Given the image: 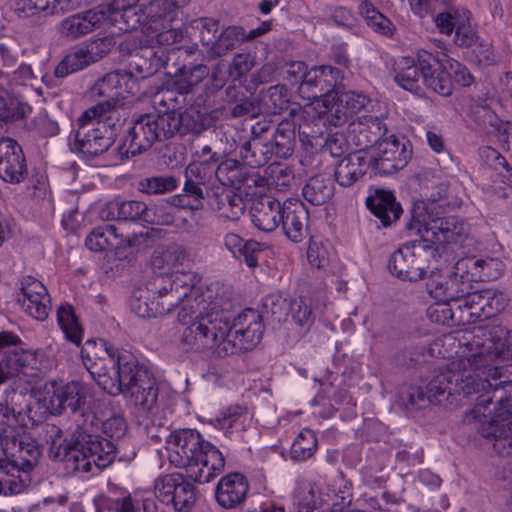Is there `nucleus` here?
Listing matches in <instances>:
<instances>
[{"label":"nucleus","mask_w":512,"mask_h":512,"mask_svg":"<svg viewBox=\"0 0 512 512\" xmlns=\"http://www.w3.org/2000/svg\"><path fill=\"white\" fill-rule=\"evenodd\" d=\"M83 364L97 384L112 396L123 394L143 412L153 413L158 386L150 368L130 351L119 350L100 339L82 347Z\"/></svg>","instance_id":"nucleus-1"},{"label":"nucleus","mask_w":512,"mask_h":512,"mask_svg":"<svg viewBox=\"0 0 512 512\" xmlns=\"http://www.w3.org/2000/svg\"><path fill=\"white\" fill-rule=\"evenodd\" d=\"M224 310L200 314L182 333L181 341L191 350L213 351L226 357L256 347L263 336L264 324L258 311L248 308L230 323Z\"/></svg>","instance_id":"nucleus-2"},{"label":"nucleus","mask_w":512,"mask_h":512,"mask_svg":"<svg viewBox=\"0 0 512 512\" xmlns=\"http://www.w3.org/2000/svg\"><path fill=\"white\" fill-rule=\"evenodd\" d=\"M408 230H416L419 239L403 244L389 259L390 272L407 281L426 276L431 265L439 263L444 243H460L468 235L467 224L456 216L436 217L422 223L413 220Z\"/></svg>","instance_id":"nucleus-3"},{"label":"nucleus","mask_w":512,"mask_h":512,"mask_svg":"<svg viewBox=\"0 0 512 512\" xmlns=\"http://www.w3.org/2000/svg\"><path fill=\"white\" fill-rule=\"evenodd\" d=\"M483 371L482 393L466 418L479 422L478 433L492 444L497 454L509 456L512 455V363Z\"/></svg>","instance_id":"nucleus-4"},{"label":"nucleus","mask_w":512,"mask_h":512,"mask_svg":"<svg viewBox=\"0 0 512 512\" xmlns=\"http://www.w3.org/2000/svg\"><path fill=\"white\" fill-rule=\"evenodd\" d=\"M146 432L155 441L166 439L173 449L169 455L171 463L184 468L186 476L194 482L208 483L224 470L222 453L195 429H178L169 433L166 427L146 425Z\"/></svg>","instance_id":"nucleus-5"},{"label":"nucleus","mask_w":512,"mask_h":512,"mask_svg":"<svg viewBox=\"0 0 512 512\" xmlns=\"http://www.w3.org/2000/svg\"><path fill=\"white\" fill-rule=\"evenodd\" d=\"M206 129L207 120L196 109L143 114L133 121L118 153L121 159H128L148 151L156 142L187 133L199 135Z\"/></svg>","instance_id":"nucleus-6"},{"label":"nucleus","mask_w":512,"mask_h":512,"mask_svg":"<svg viewBox=\"0 0 512 512\" xmlns=\"http://www.w3.org/2000/svg\"><path fill=\"white\" fill-rule=\"evenodd\" d=\"M194 285V277L190 273L177 271L159 275L149 287L133 292L131 310L141 318L163 316L191 297Z\"/></svg>","instance_id":"nucleus-7"},{"label":"nucleus","mask_w":512,"mask_h":512,"mask_svg":"<svg viewBox=\"0 0 512 512\" xmlns=\"http://www.w3.org/2000/svg\"><path fill=\"white\" fill-rule=\"evenodd\" d=\"M484 381L474 369L468 357H458L447 365L445 371L436 375L426 386V392L418 389L410 394V402L419 404L425 398L430 403L441 404L447 400L454 402L455 396L468 398L473 394H481Z\"/></svg>","instance_id":"nucleus-8"},{"label":"nucleus","mask_w":512,"mask_h":512,"mask_svg":"<svg viewBox=\"0 0 512 512\" xmlns=\"http://www.w3.org/2000/svg\"><path fill=\"white\" fill-rule=\"evenodd\" d=\"M442 67L440 58L427 50H419L416 60L408 57L400 60L395 81L412 93H421L424 85L439 95L450 96L452 82Z\"/></svg>","instance_id":"nucleus-9"},{"label":"nucleus","mask_w":512,"mask_h":512,"mask_svg":"<svg viewBox=\"0 0 512 512\" xmlns=\"http://www.w3.org/2000/svg\"><path fill=\"white\" fill-rule=\"evenodd\" d=\"M125 77L124 73L116 70L99 78L89 91L90 97L99 102L85 110L82 119L109 118L119 121L116 115H119L121 100L126 97V94H135L132 85L127 83Z\"/></svg>","instance_id":"nucleus-10"},{"label":"nucleus","mask_w":512,"mask_h":512,"mask_svg":"<svg viewBox=\"0 0 512 512\" xmlns=\"http://www.w3.org/2000/svg\"><path fill=\"white\" fill-rule=\"evenodd\" d=\"M114 119L96 118L78 119V129L71 144L73 152H79L86 158H95L114 144L118 133V125Z\"/></svg>","instance_id":"nucleus-11"},{"label":"nucleus","mask_w":512,"mask_h":512,"mask_svg":"<svg viewBox=\"0 0 512 512\" xmlns=\"http://www.w3.org/2000/svg\"><path fill=\"white\" fill-rule=\"evenodd\" d=\"M190 0H154L149 1L148 14L149 27L153 28L154 39L159 45H172L183 38L180 17L181 9L188 5Z\"/></svg>","instance_id":"nucleus-12"},{"label":"nucleus","mask_w":512,"mask_h":512,"mask_svg":"<svg viewBox=\"0 0 512 512\" xmlns=\"http://www.w3.org/2000/svg\"><path fill=\"white\" fill-rule=\"evenodd\" d=\"M20 341L12 332H0V351L7 348L0 361V385L15 376L33 379L42 374L36 352L16 347Z\"/></svg>","instance_id":"nucleus-13"},{"label":"nucleus","mask_w":512,"mask_h":512,"mask_svg":"<svg viewBox=\"0 0 512 512\" xmlns=\"http://www.w3.org/2000/svg\"><path fill=\"white\" fill-rule=\"evenodd\" d=\"M140 0H111L107 6H98L104 14V22L118 28L119 31L129 32L142 27V31L154 38L153 28L149 27V1L138 5Z\"/></svg>","instance_id":"nucleus-14"},{"label":"nucleus","mask_w":512,"mask_h":512,"mask_svg":"<svg viewBox=\"0 0 512 512\" xmlns=\"http://www.w3.org/2000/svg\"><path fill=\"white\" fill-rule=\"evenodd\" d=\"M88 444L86 431L77 430L69 439L61 443L54 440L48 454L52 460L63 464L68 475L76 472L88 473L92 471L91 450Z\"/></svg>","instance_id":"nucleus-15"},{"label":"nucleus","mask_w":512,"mask_h":512,"mask_svg":"<svg viewBox=\"0 0 512 512\" xmlns=\"http://www.w3.org/2000/svg\"><path fill=\"white\" fill-rule=\"evenodd\" d=\"M156 498L176 512H191L197 502L196 487L180 473L160 476L154 485Z\"/></svg>","instance_id":"nucleus-16"},{"label":"nucleus","mask_w":512,"mask_h":512,"mask_svg":"<svg viewBox=\"0 0 512 512\" xmlns=\"http://www.w3.org/2000/svg\"><path fill=\"white\" fill-rule=\"evenodd\" d=\"M340 69L321 65L314 66L308 70V75L304 78V83L298 86L299 95L303 99H317V107H328V101L334 99L333 91L342 79Z\"/></svg>","instance_id":"nucleus-17"},{"label":"nucleus","mask_w":512,"mask_h":512,"mask_svg":"<svg viewBox=\"0 0 512 512\" xmlns=\"http://www.w3.org/2000/svg\"><path fill=\"white\" fill-rule=\"evenodd\" d=\"M412 151L406 142H400L396 136L385 137L373 148L369 159L375 175H389L403 169L410 160Z\"/></svg>","instance_id":"nucleus-18"},{"label":"nucleus","mask_w":512,"mask_h":512,"mask_svg":"<svg viewBox=\"0 0 512 512\" xmlns=\"http://www.w3.org/2000/svg\"><path fill=\"white\" fill-rule=\"evenodd\" d=\"M114 46L112 37H103L92 41L85 47H81L66 55L55 68V76L58 78L80 71L92 63L106 56Z\"/></svg>","instance_id":"nucleus-19"},{"label":"nucleus","mask_w":512,"mask_h":512,"mask_svg":"<svg viewBox=\"0 0 512 512\" xmlns=\"http://www.w3.org/2000/svg\"><path fill=\"white\" fill-rule=\"evenodd\" d=\"M16 300L25 313L39 321L45 320L51 310L47 288L30 275L20 278Z\"/></svg>","instance_id":"nucleus-20"},{"label":"nucleus","mask_w":512,"mask_h":512,"mask_svg":"<svg viewBox=\"0 0 512 512\" xmlns=\"http://www.w3.org/2000/svg\"><path fill=\"white\" fill-rule=\"evenodd\" d=\"M89 389L80 382H69L56 390L50 398L51 410L54 415L70 414L83 418L89 411Z\"/></svg>","instance_id":"nucleus-21"},{"label":"nucleus","mask_w":512,"mask_h":512,"mask_svg":"<svg viewBox=\"0 0 512 512\" xmlns=\"http://www.w3.org/2000/svg\"><path fill=\"white\" fill-rule=\"evenodd\" d=\"M215 22L206 23L201 30V43L204 47V55L208 60H215L226 55L235 49L236 45L244 38L241 28L236 26L227 27L218 35Z\"/></svg>","instance_id":"nucleus-22"},{"label":"nucleus","mask_w":512,"mask_h":512,"mask_svg":"<svg viewBox=\"0 0 512 512\" xmlns=\"http://www.w3.org/2000/svg\"><path fill=\"white\" fill-rule=\"evenodd\" d=\"M100 216L104 220L144 221L160 224H170L174 220V217L169 212L163 213L161 216L156 214L157 219L151 218L150 209L147 204L136 200L112 201L102 209Z\"/></svg>","instance_id":"nucleus-23"},{"label":"nucleus","mask_w":512,"mask_h":512,"mask_svg":"<svg viewBox=\"0 0 512 512\" xmlns=\"http://www.w3.org/2000/svg\"><path fill=\"white\" fill-rule=\"evenodd\" d=\"M468 358L479 376H483V370L490 372L491 367L497 366V359L512 358V331H504L496 339L487 340Z\"/></svg>","instance_id":"nucleus-24"},{"label":"nucleus","mask_w":512,"mask_h":512,"mask_svg":"<svg viewBox=\"0 0 512 512\" xmlns=\"http://www.w3.org/2000/svg\"><path fill=\"white\" fill-rule=\"evenodd\" d=\"M507 301L508 299L503 292L484 289L468 295L464 299V309L470 319L481 321L492 318L503 311Z\"/></svg>","instance_id":"nucleus-25"},{"label":"nucleus","mask_w":512,"mask_h":512,"mask_svg":"<svg viewBox=\"0 0 512 512\" xmlns=\"http://www.w3.org/2000/svg\"><path fill=\"white\" fill-rule=\"evenodd\" d=\"M28 174L25 156L21 146L9 137L0 138V178L17 184Z\"/></svg>","instance_id":"nucleus-26"},{"label":"nucleus","mask_w":512,"mask_h":512,"mask_svg":"<svg viewBox=\"0 0 512 512\" xmlns=\"http://www.w3.org/2000/svg\"><path fill=\"white\" fill-rule=\"evenodd\" d=\"M103 23L104 14L95 7L64 18L57 29L62 37L75 40L99 29Z\"/></svg>","instance_id":"nucleus-27"},{"label":"nucleus","mask_w":512,"mask_h":512,"mask_svg":"<svg viewBox=\"0 0 512 512\" xmlns=\"http://www.w3.org/2000/svg\"><path fill=\"white\" fill-rule=\"evenodd\" d=\"M206 198L212 210L232 221L239 220L246 209L241 195L222 186H212L207 189Z\"/></svg>","instance_id":"nucleus-28"},{"label":"nucleus","mask_w":512,"mask_h":512,"mask_svg":"<svg viewBox=\"0 0 512 512\" xmlns=\"http://www.w3.org/2000/svg\"><path fill=\"white\" fill-rule=\"evenodd\" d=\"M214 175L222 187L233 186L238 189L252 184L255 187L262 186L264 184V178L258 173L251 172L247 167L241 164L235 159H227L221 162Z\"/></svg>","instance_id":"nucleus-29"},{"label":"nucleus","mask_w":512,"mask_h":512,"mask_svg":"<svg viewBox=\"0 0 512 512\" xmlns=\"http://www.w3.org/2000/svg\"><path fill=\"white\" fill-rule=\"evenodd\" d=\"M249 492L247 478L240 473H230L221 478L215 490L217 503L225 509L240 506Z\"/></svg>","instance_id":"nucleus-30"},{"label":"nucleus","mask_w":512,"mask_h":512,"mask_svg":"<svg viewBox=\"0 0 512 512\" xmlns=\"http://www.w3.org/2000/svg\"><path fill=\"white\" fill-rule=\"evenodd\" d=\"M282 205L271 196H263L254 201L250 209L251 221L256 228L264 232L274 231L280 224Z\"/></svg>","instance_id":"nucleus-31"},{"label":"nucleus","mask_w":512,"mask_h":512,"mask_svg":"<svg viewBox=\"0 0 512 512\" xmlns=\"http://www.w3.org/2000/svg\"><path fill=\"white\" fill-rule=\"evenodd\" d=\"M280 224L292 242H301L308 233L309 212L302 202H285Z\"/></svg>","instance_id":"nucleus-32"},{"label":"nucleus","mask_w":512,"mask_h":512,"mask_svg":"<svg viewBox=\"0 0 512 512\" xmlns=\"http://www.w3.org/2000/svg\"><path fill=\"white\" fill-rule=\"evenodd\" d=\"M428 273H430V276L426 283L427 291L433 298L440 302L428 310L429 316L433 321L444 324L449 317L452 318V314L451 309L446 305V297L438 295V292H446L449 275L448 272L445 276L442 275L438 263L432 264Z\"/></svg>","instance_id":"nucleus-33"},{"label":"nucleus","mask_w":512,"mask_h":512,"mask_svg":"<svg viewBox=\"0 0 512 512\" xmlns=\"http://www.w3.org/2000/svg\"><path fill=\"white\" fill-rule=\"evenodd\" d=\"M366 206L380 220L383 227H389L402 214L401 205L396 202L393 193L383 189H377L374 194L367 197Z\"/></svg>","instance_id":"nucleus-34"},{"label":"nucleus","mask_w":512,"mask_h":512,"mask_svg":"<svg viewBox=\"0 0 512 512\" xmlns=\"http://www.w3.org/2000/svg\"><path fill=\"white\" fill-rule=\"evenodd\" d=\"M86 0H16L14 10L19 17H31L41 12L52 15L79 7Z\"/></svg>","instance_id":"nucleus-35"},{"label":"nucleus","mask_w":512,"mask_h":512,"mask_svg":"<svg viewBox=\"0 0 512 512\" xmlns=\"http://www.w3.org/2000/svg\"><path fill=\"white\" fill-rule=\"evenodd\" d=\"M371 168L370 161L361 152L350 153L335 167L334 177L342 187H350L361 179Z\"/></svg>","instance_id":"nucleus-36"},{"label":"nucleus","mask_w":512,"mask_h":512,"mask_svg":"<svg viewBox=\"0 0 512 512\" xmlns=\"http://www.w3.org/2000/svg\"><path fill=\"white\" fill-rule=\"evenodd\" d=\"M157 70V60L151 49H135L130 54L127 69L120 71L126 75L127 83L133 86L134 82L153 76Z\"/></svg>","instance_id":"nucleus-37"},{"label":"nucleus","mask_w":512,"mask_h":512,"mask_svg":"<svg viewBox=\"0 0 512 512\" xmlns=\"http://www.w3.org/2000/svg\"><path fill=\"white\" fill-rule=\"evenodd\" d=\"M386 132L387 128L379 117L363 116L358 124H354V142L360 150L374 148L382 142Z\"/></svg>","instance_id":"nucleus-38"},{"label":"nucleus","mask_w":512,"mask_h":512,"mask_svg":"<svg viewBox=\"0 0 512 512\" xmlns=\"http://www.w3.org/2000/svg\"><path fill=\"white\" fill-rule=\"evenodd\" d=\"M8 398L15 414L13 426L30 428L41 422V418L35 410L37 403L27 391L12 390L8 393Z\"/></svg>","instance_id":"nucleus-39"},{"label":"nucleus","mask_w":512,"mask_h":512,"mask_svg":"<svg viewBox=\"0 0 512 512\" xmlns=\"http://www.w3.org/2000/svg\"><path fill=\"white\" fill-rule=\"evenodd\" d=\"M224 247L237 259H243L248 267L258 265V254L262 252V245L257 241H245L235 233H227L223 238Z\"/></svg>","instance_id":"nucleus-40"},{"label":"nucleus","mask_w":512,"mask_h":512,"mask_svg":"<svg viewBox=\"0 0 512 512\" xmlns=\"http://www.w3.org/2000/svg\"><path fill=\"white\" fill-rule=\"evenodd\" d=\"M30 483L29 474L21 472L8 460H0V494H19L29 487Z\"/></svg>","instance_id":"nucleus-41"},{"label":"nucleus","mask_w":512,"mask_h":512,"mask_svg":"<svg viewBox=\"0 0 512 512\" xmlns=\"http://www.w3.org/2000/svg\"><path fill=\"white\" fill-rule=\"evenodd\" d=\"M296 123L294 120L283 119L271 136V146L275 155L281 159L289 158L296 144Z\"/></svg>","instance_id":"nucleus-42"},{"label":"nucleus","mask_w":512,"mask_h":512,"mask_svg":"<svg viewBox=\"0 0 512 512\" xmlns=\"http://www.w3.org/2000/svg\"><path fill=\"white\" fill-rule=\"evenodd\" d=\"M302 195L312 205H323L334 195L333 180L323 174L312 176L302 188Z\"/></svg>","instance_id":"nucleus-43"},{"label":"nucleus","mask_w":512,"mask_h":512,"mask_svg":"<svg viewBox=\"0 0 512 512\" xmlns=\"http://www.w3.org/2000/svg\"><path fill=\"white\" fill-rule=\"evenodd\" d=\"M240 157L250 167L266 165L275 155L270 140L249 139L240 146Z\"/></svg>","instance_id":"nucleus-44"},{"label":"nucleus","mask_w":512,"mask_h":512,"mask_svg":"<svg viewBox=\"0 0 512 512\" xmlns=\"http://www.w3.org/2000/svg\"><path fill=\"white\" fill-rule=\"evenodd\" d=\"M41 450L38 443L27 436L22 437L17 443V450L12 454L13 465L21 472L29 474L37 466Z\"/></svg>","instance_id":"nucleus-45"},{"label":"nucleus","mask_w":512,"mask_h":512,"mask_svg":"<svg viewBox=\"0 0 512 512\" xmlns=\"http://www.w3.org/2000/svg\"><path fill=\"white\" fill-rule=\"evenodd\" d=\"M86 438L89 439L88 448H91L92 465H95L98 470L108 467L115 459V443L107 438L87 432Z\"/></svg>","instance_id":"nucleus-46"},{"label":"nucleus","mask_w":512,"mask_h":512,"mask_svg":"<svg viewBox=\"0 0 512 512\" xmlns=\"http://www.w3.org/2000/svg\"><path fill=\"white\" fill-rule=\"evenodd\" d=\"M122 242L118 239L117 228L106 224L92 229L86 237L85 245L91 251L101 252L108 248H118Z\"/></svg>","instance_id":"nucleus-47"},{"label":"nucleus","mask_w":512,"mask_h":512,"mask_svg":"<svg viewBox=\"0 0 512 512\" xmlns=\"http://www.w3.org/2000/svg\"><path fill=\"white\" fill-rule=\"evenodd\" d=\"M289 115L304 120L299 124V134L306 138H317L323 134V127L326 123L318 120V108L313 104H308L304 108H291Z\"/></svg>","instance_id":"nucleus-48"},{"label":"nucleus","mask_w":512,"mask_h":512,"mask_svg":"<svg viewBox=\"0 0 512 512\" xmlns=\"http://www.w3.org/2000/svg\"><path fill=\"white\" fill-rule=\"evenodd\" d=\"M290 306V300L280 294H270L263 299L261 311L258 312L263 321L278 324L287 319Z\"/></svg>","instance_id":"nucleus-49"},{"label":"nucleus","mask_w":512,"mask_h":512,"mask_svg":"<svg viewBox=\"0 0 512 512\" xmlns=\"http://www.w3.org/2000/svg\"><path fill=\"white\" fill-rule=\"evenodd\" d=\"M176 81V89L182 93H192L210 73L209 68L203 64L184 65L179 70Z\"/></svg>","instance_id":"nucleus-50"},{"label":"nucleus","mask_w":512,"mask_h":512,"mask_svg":"<svg viewBox=\"0 0 512 512\" xmlns=\"http://www.w3.org/2000/svg\"><path fill=\"white\" fill-rule=\"evenodd\" d=\"M453 42L461 48H468L478 44L479 36L472 24L471 12L465 8L464 12L458 15V22L454 30Z\"/></svg>","instance_id":"nucleus-51"},{"label":"nucleus","mask_w":512,"mask_h":512,"mask_svg":"<svg viewBox=\"0 0 512 512\" xmlns=\"http://www.w3.org/2000/svg\"><path fill=\"white\" fill-rule=\"evenodd\" d=\"M187 259L186 250L179 245H169L154 251L151 265L155 269L175 268Z\"/></svg>","instance_id":"nucleus-52"},{"label":"nucleus","mask_w":512,"mask_h":512,"mask_svg":"<svg viewBox=\"0 0 512 512\" xmlns=\"http://www.w3.org/2000/svg\"><path fill=\"white\" fill-rule=\"evenodd\" d=\"M57 320L65 337L72 343L79 345L82 340L83 330L78 323L72 306H60L57 310Z\"/></svg>","instance_id":"nucleus-53"},{"label":"nucleus","mask_w":512,"mask_h":512,"mask_svg":"<svg viewBox=\"0 0 512 512\" xmlns=\"http://www.w3.org/2000/svg\"><path fill=\"white\" fill-rule=\"evenodd\" d=\"M317 449V438L310 429H303L294 440L290 455L292 459L304 461L310 458Z\"/></svg>","instance_id":"nucleus-54"},{"label":"nucleus","mask_w":512,"mask_h":512,"mask_svg":"<svg viewBox=\"0 0 512 512\" xmlns=\"http://www.w3.org/2000/svg\"><path fill=\"white\" fill-rule=\"evenodd\" d=\"M447 284L446 292H438V295L446 297V305L451 301L461 302L458 307L464 308V299L473 293L471 292V283L464 279H460V277L455 275L453 271L452 275H449Z\"/></svg>","instance_id":"nucleus-55"},{"label":"nucleus","mask_w":512,"mask_h":512,"mask_svg":"<svg viewBox=\"0 0 512 512\" xmlns=\"http://www.w3.org/2000/svg\"><path fill=\"white\" fill-rule=\"evenodd\" d=\"M328 107H323L324 109H318V120L323 123H328L331 126L338 127L345 124L351 115L345 108V106L341 103L339 98L335 101L334 99H330L328 101ZM320 106L319 108H321Z\"/></svg>","instance_id":"nucleus-56"},{"label":"nucleus","mask_w":512,"mask_h":512,"mask_svg":"<svg viewBox=\"0 0 512 512\" xmlns=\"http://www.w3.org/2000/svg\"><path fill=\"white\" fill-rule=\"evenodd\" d=\"M262 106L266 113L272 115L281 114L288 109L289 100L284 86L270 87L262 98Z\"/></svg>","instance_id":"nucleus-57"},{"label":"nucleus","mask_w":512,"mask_h":512,"mask_svg":"<svg viewBox=\"0 0 512 512\" xmlns=\"http://www.w3.org/2000/svg\"><path fill=\"white\" fill-rule=\"evenodd\" d=\"M293 497L295 502L306 509V512H312L322 505L319 489L312 483L305 482L298 485Z\"/></svg>","instance_id":"nucleus-58"},{"label":"nucleus","mask_w":512,"mask_h":512,"mask_svg":"<svg viewBox=\"0 0 512 512\" xmlns=\"http://www.w3.org/2000/svg\"><path fill=\"white\" fill-rule=\"evenodd\" d=\"M440 61L443 65L442 70L449 75L452 84L456 83L462 87H466L473 83L474 78L465 65L447 55H444L443 59H440Z\"/></svg>","instance_id":"nucleus-59"},{"label":"nucleus","mask_w":512,"mask_h":512,"mask_svg":"<svg viewBox=\"0 0 512 512\" xmlns=\"http://www.w3.org/2000/svg\"><path fill=\"white\" fill-rule=\"evenodd\" d=\"M29 109L17 99L0 97V130L4 124L24 118Z\"/></svg>","instance_id":"nucleus-60"},{"label":"nucleus","mask_w":512,"mask_h":512,"mask_svg":"<svg viewBox=\"0 0 512 512\" xmlns=\"http://www.w3.org/2000/svg\"><path fill=\"white\" fill-rule=\"evenodd\" d=\"M178 180L174 176H154L142 179L139 190L146 194H163L175 190Z\"/></svg>","instance_id":"nucleus-61"},{"label":"nucleus","mask_w":512,"mask_h":512,"mask_svg":"<svg viewBox=\"0 0 512 512\" xmlns=\"http://www.w3.org/2000/svg\"><path fill=\"white\" fill-rule=\"evenodd\" d=\"M465 8L461 6H450L447 9L436 13L433 16V22L440 34L451 36L458 22V15L464 12Z\"/></svg>","instance_id":"nucleus-62"},{"label":"nucleus","mask_w":512,"mask_h":512,"mask_svg":"<svg viewBox=\"0 0 512 512\" xmlns=\"http://www.w3.org/2000/svg\"><path fill=\"white\" fill-rule=\"evenodd\" d=\"M455 275L470 283L481 281L480 258L469 256L459 259L453 266Z\"/></svg>","instance_id":"nucleus-63"},{"label":"nucleus","mask_w":512,"mask_h":512,"mask_svg":"<svg viewBox=\"0 0 512 512\" xmlns=\"http://www.w3.org/2000/svg\"><path fill=\"white\" fill-rule=\"evenodd\" d=\"M291 309L289 314H291L292 319L299 326H309L313 322L312 317V308L310 305V301L305 298H298L294 300H290Z\"/></svg>","instance_id":"nucleus-64"}]
</instances>
